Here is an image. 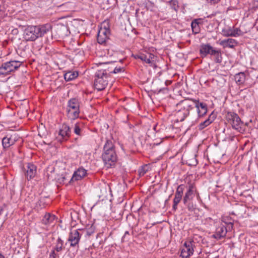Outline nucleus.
Masks as SVG:
<instances>
[{
    "mask_svg": "<svg viewBox=\"0 0 258 258\" xmlns=\"http://www.w3.org/2000/svg\"><path fill=\"white\" fill-rule=\"evenodd\" d=\"M67 116L70 119L74 120L79 116L80 105L78 99L72 98L69 100L67 105Z\"/></svg>",
    "mask_w": 258,
    "mask_h": 258,
    "instance_id": "obj_7",
    "label": "nucleus"
},
{
    "mask_svg": "<svg viewBox=\"0 0 258 258\" xmlns=\"http://www.w3.org/2000/svg\"><path fill=\"white\" fill-rule=\"evenodd\" d=\"M78 76V72L69 71L64 74V79L66 81L68 82L76 79Z\"/></svg>",
    "mask_w": 258,
    "mask_h": 258,
    "instance_id": "obj_28",
    "label": "nucleus"
},
{
    "mask_svg": "<svg viewBox=\"0 0 258 258\" xmlns=\"http://www.w3.org/2000/svg\"><path fill=\"white\" fill-rule=\"evenodd\" d=\"M87 175V170L83 167H79L75 171L71 179V181H78L81 180Z\"/></svg>",
    "mask_w": 258,
    "mask_h": 258,
    "instance_id": "obj_20",
    "label": "nucleus"
},
{
    "mask_svg": "<svg viewBox=\"0 0 258 258\" xmlns=\"http://www.w3.org/2000/svg\"><path fill=\"white\" fill-rule=\"evenodd\" d=\"M220 45L222 46L224 48H234L237 44V42L236 40L232 38H228L221 40Z\"/></svg>",
    "mask_w": 258,
    "mask_h": 258,
    "instance_id": "obj_23",
    "label": "nucleus"
},
{
    "mask_svg": "<svg viewBox=\"0 0 258 258\" xmlns=\"http://www.w3.org/2000/svg\"><path fill=\"white\" fill-rule=\"evenodd\" d=\"M57 257H58V252H57L56 250L53 248L49 254V258H56Z\"/></svg>",
    "mask_w": 258,
    "mask_h": 258,
    "instance_id": "obj_37",
    "label": "nucleus"
},
{
    "mask_svg": "<svg viewBox=\"0 0 258 258\" xmlns=\"http://www.w3.org/2000/svg\"><path fill=\"white\" fill-rule=\"evenodd\" d=\"M52 29L49 24L38 26H29L24 31L23 38L26 41H34L37 39L42 37Z\"/></svg>",
    "mask_w": 258,
    "mask_h": 258,
    "instance_id": "obj_1",
    "label": "nucleus"
},
{
    "mask_svg": "<svg viewBox=\"0 0 258 258\" xmlns=\"http://www.w3.org/2000/svg\"><path fill=\"white\" fill-rule=\"evenodd\" d=\"M19 136L16 134L7 135L2 140V145L4 149H8L14 145L19 139Z\"/></svg>",
    "mask_w": 258,
    "mask_h": 258,
    "instance_id": "obj_15",
    "label": "nucleus"
},
{
    "mask_svg": "<svg viewBox=\"0 0 258 258\" xmlns=\"http://www.w3.org/2000/svg\"><path fill=\"white\" fill-rule=\"evenodd\" d=\"M200 19H195L192 21L191 27L192 32L195 34H198L200 32Z\"/></svg>",
    "mask_w": 258,
    "mask_h": 258,
    "instance_id": "obj_31",
    "label": "nucleus"
},
{
    "mask_svg": "<svg viewBox=\"0 0 258 258\" xmlns=\"http://www.w3.org/2000/svg\"><path fill=\"white\" fill-rule=\"evenodd\" d=\"M136 59H140L142 61L148 63L150 66L152 67L154 64L155 56L152 53L139 54L135 56Z\"/></svg>",
    "mask_w": 258,
    "mask_h": 258,
    "instance_id": "obj_18",
    "label": "nucleus"
},
{
    "mask_svg": "<svg viewBox=\"0 0 258 258\" xmlns=\"http://www.w3.org/2000/svg\"><path fill=\"white\" fill-rule=\"evenodd\" d=\"M67 4H64L60 6V7H64Z\"/></svg>",
    "mask_w": 258,
    "mask_h": 258,
    "instance_id": "obj_42",
    "label": "nucleus"
},
{
    "mask_svg": "<svg viewBox=\"0 0 258 258\" xmlns=\"http://www.w3.org/2000/svg\"><path fill=\"white\" fill-rule=\"evenodd\" d=\"M222 222L224 224H221L216 229V232L214 236L215 238L220 239L224 237L227 232L231 231L233 229V223L231 222H225L223 220Z\"/></svg>",
    "mask_w": 258,
    "mask_h": 258,
    "instance_id": "obj_10",
    "label": "nucleus"
},
{
    "mask_svg": "<svg viewBox=\"0 0 258 258\" xmlns=\"http://www.w3.org/2000/svg\"><path fill=\"white\" fill-rule=\"evenodd\" d=\"M84 232H86V235L88 236L91 235L95 231V227L93 225H91L90 227L86 230H83Z\"/></svg>",
    "mask_w": 258,
    "mask_h": 258,
    "instance_id": "obj_35",
    "label": "nucleus"
},
{
    "mask_svg": "<svg viewBox=\"0 0 258 258\" xmlns=\"http://www.w3.org/2000/svg\"><path fill=\"white\" fill-rule=\"evenodd\" d=\"M0 258H5L4 255L0 253Z\"/></svg>",
    "mask_w": 258,
    "mask_h": 258,
    "instance_id": "obj_41",
    "label": "nucleus"
},
{
    "mask_svg": "<svg viewBox=\"0 0 258 258\" xmlns=\"http://www.w3.org/2000/svg\"><path fill=\"white\" fill-rule=\"evenodd\" d=\"M110 79L109 70L105 67L98 70L94 75V86L98 91L104 90Z\"/></svg>",
    "mask_w": 258,
    "mask_h": 258,
    "instance_id": "obj_4",
    "label": "nucleus"
},
{
    "mask_svg": "<svg viewBox=\"0 0 258 258\" xmlns=\"http://www.w3.org/2000/svg\"><path fill=\"white\" fill-rule=\"evenodd\" d=\"M130 239V234L128 231H126L124 232L123 236L122 237V242L128 241Z\"/></svg>",
    "mask_w": 258,
    "mask_h": 258,
    "instance_id": "obj_36",
    "label": "nucleus"
},
{
    "mask_svg": "<svg viewBox=\"0 0 258 258\" xmlns=\"http://www.w3.org/2000/svg\"><path fill=\"white\" fill-rule=\"evenodd\" d=\"M83 127V123L81 122H77L74 124V133L79 136H82V131Z\"/></svg>",
    "mask_w": 258,
    "mask_h": 258,
    "instance_id": "obj_30",
    "label": "nucleus"
},
{
    "mask_svg": "<svg viewBox=\"0 0 258 258\" xmlns=\"http://www.w3.org/2000/svg\"><path fill=\"white\" fill-rule=\"evenodd\" d=\"M110 34V26L108 21H104L101 23L98 30L97 41L99 44H105L108 40Z\"/></svg>",
    "mask_w": 258,
    "mask_h": 258,
    "instance_id": "obj_8",
    "label": "nucleus"
},
{
    "mask_svg": "<svg viewBox=\"0 0 258 258\" xmlns=\"http://www.w3.org/2000/svg\"><path fill=\"white\" fill-rule=\"evenodd\" d=\"M167 3L170 5L171 8L174 10L175 12H177L179 9L178 2L177 0H170L168 1Z\"/></svg>",
    "mask_w": 258,
    "mask_h": 258,
    "instance_id": "obj_33",
    "label": "nucleus"
},
{
    "mask_svg": "<svg viewBox=\"0 0 258 258\" xmlns=\"http://www.w3.org/2000/svg\"><path fill=\"white\" fill-rule=\"evenodd\" d=\"M155 128H156V126H155L154 127V130H155Z\"/></svg>",
    "mask_w": 258,
    "mask_h": 258,
    "instance_id": "obj_44",
    "label": "nucleus"
},
{
    "mask_svg": "<svg viewBox=\"0 0 258 258\" xmlns=\"http://www.w3.org/2000/svg\"><path fill=\"white\" fill-rule=\"evenodd\" d=\"M214 49L209 44H202L200 46V52L202 57H205L208 54H212Z\"/></svg>",
    "mask_w": 258,
    "mask_h": 258,
    "instance_id": "obj_22",
    "label": "nucleus"
},
{
    "mask_svg": "<svg viewBox=\"0 0 258 258\" xmlns=\"http://www.w3.org/2000/svg\"><path fill=\"white\" fill-rule=\"evenodd\" d=\"M96 195L100 201H104L107 199L108 193L106 186H102L97 189Z\"/></svg>",
    "mask_w": 258,
    "mask_h": 258,
    "instance_id": "obj_24",
    "label": "nucleus"
},
{
    "mask_svg": "<svg viewBox=\"0 0 258 258\" xmlns=\"http://www.w3.org/2000/svg\"><path fill=\"white\" fill-rule=\"evenodd\" d=\"M71 128L66 123H63L59 128L56 139L60 143L67 141L71 137Z\"/></svg>",
    "mask_w": 258,
    "mask_h": 258,
    "instance_id": "obj_12",
    "label": "nucleus"
},
{
    "mask_svg": "<svg viewBox=\"0 0 258 258\" xmlns=\"http://www.w3.org/2000/svg\"><path fill=\"white\" fill-rule=\"evenodd\" d=\"M148 171V166L147 165H145L142 166L139 170V174L140 176H144L146 172Z\"/></svg>",
    "mask_w": 258,
    "mask_h": 258,
    "instance_id": "obj_34",
    "label": "nucleus"
},
{
    "mask_svg": "<svg viewBox=\"0 0 258 258\" xmlns=\"http://www.w3.org/2000/svg\"><path fill=\"white\" fill-rule=\"evenodd\" d=\"M195 239L191 240L185 241L181 249L180 256L182 258H188L193 254L194 249L196 247Z\"/></svg>",
    "mask_w": 258,
    "mask_h": 258,
    "instance_id": "obj_11",
    "label": "nucleus"
},
{
    "mask_svg": "<svg viewBox=\"0 0 258 258\" xmlns=\"http://www.w3.org/2000/svg\"><path fill=\"white\" fill-rule=\"evenodd\" d=\"M55 216L50 213H46L42 219V223L45 225H49L53 223Z\"/></svg>",
    "mask_w": 258,
    "mask_h": 258,
    "instance_id": "obj_26",
    "label": "nucleus"
},
{
    "mask_svg": "<svg viewBox=\"0 0 258 258\" xmlns=\"http://www.w3.org/2000/svg\"><path fill=\"white\" fill-rule=\"evenodd\" d=\"M226 118L233 129L240 133L245 132L244 123L237 113L234 112H228L226 115Z\"/></svg>",
    "mask_w": 258,
    "mask_h": 258,
    "instance_id": "obj_6",
    "label": "nucleus"
},
{
    "mask_svg": "<svg viewBox=\"0 0 258 258\" xmlns=\"http://www.w3.org/2000/svg\"><path fill=\"white\" fill-rule=\"evenodd\" d=\"M234 79L237 84L242 85L245 81V75L243 72L237 73L234 76Z\"/></svg>",
    "mask_w": 258,
    "mask_h": 258,
    "instance_id": "obj_29",
    "label": "nucleus"
},
{
    "mask_svg": "<svg viewBox=\"0 0 258 258\" xmlns=\"http://www.w3.org/2000/svg\"><path fill=\"white\" fill-rule=\"evenodd\" d=\"M199 238L201 239L202 237L201 236H198Z\"/></svg>",
    "mask_w": 258,
    "mask_h": 258,
    "instance_id": "obj_45",
    "label": "nucleus"
},
{
    "mask_svg": "<svg viewBox=\"0 0 258 258\" xmlns=\"http://www.w3.org/2000/svg\"><path fill=\"white\" fill-rule=\"evenodd\" d=\"M25 175L28 180L31 179L35 177L36 173L37 168L35 165L31 163H28L24 168Z\"/></svg>",
    "mask_w": 258,
    "mask_h": 258,
    "instance_id": "obj_19",
    "label": "nucleus"
},
{
    "mask_svg": "<svg viewBox=\"0 0 258 258\" xmlns=\"http://www.w3.org/2000/svg\"><path fill=\"white\" fill-rule=\"evenodd\" d=\"M102 159L105 166L107 168L115 166L117 161V155L113 142L110 140H107L103 146Z\"/></svg>",
    "mask_w": 258,
    "mask_h": 258,
    "instance_id": "obj_2",
    "label": "nucleus"
},
{
    "mask_svg": "<svg viewBox=\"0 0 258 258\" xmlns=\"http://www.w3.org/2000/svg\"><path fill=\"white\" fill-rule=\"evenodd\" d=\"M211 55L214 56V61L215 62L220 63L222 62V56L221 50L214 49Z\"/></svg>",
    "mask_w": 258,
    "mask_h": 258,
    "instance_id": "obj_32",
    "label": "nucleus"
},
{
    "mask_svg": "<svg viewBox=\"0 0 258 258\" xmlns=\"http://www.w3.org/2000/svg\"><path fill=\"white\" fill-rule=\"evenodd\" d=\"M53 248L56 250L57 252H61L65 248L63 241L60 237H58L56 239L55 245Z\"/></svg>",
    "mask_w": 258,
    "mask_h": 258,
    "instance_id": "obj_27",
    "label": "nucleus"
},
{
    "mask_svg": "<svg viewBox=\"0 0 258 258\" xmlns=\"http://www.w3.org/2000/svg\"><path fill=\"white\" fill-rule=\"evenodd\" d=\"M194 109L192 99H186L180 101L176 105V111L175 113L177 122L183 121L189 115L190 111Z\"/></svg>",
    "mask_w": 258,
    "mask_h": 258,
    "instance_id": "obj_3",
    "label": "nucleus"
},
{
    "mask_svg": "<svg viewBox=\"0 0 258 258\" xmlns=\"http://www.w3.org/2000/svg\"><path fill=\"white\" fill-rule=\"evenodd\" d=\"M187 185L188 188L183 198V204H186L189 202H191L195 196L196 197L198 201H200V194L197 189L195 183L189 181L187 182Z\"/></svg>",
    "mask_w": 258,
    "mask_h": 258,
    "instance_id": "obj_9",
    "label": "nucleus"
},
{
    "mask_svg": "<svg viewBox=\"0 0 258 258\" xmlns=\"http://www.w3.org/2000/svg\"><path fill=\"white\" fill-rule=\"evenodd\" d=\"M23 62L11 59L0 66V77H5L14 74L22 65Z\"/></svg>",
    "mask_w": 258,
    "mask_h": 258,
    "instance_id": "obj_5",
    "label": "nucleus"
},
{
    "mask_svg": "<svg viewBox=\"0 0 258 258\" xmlns=\"http://www.w3.org/2000/svg\"><path fill=\"white\" fill-rule=\"evenodd\" d=\"M184 188L185 185L182 184L178 185L176 188L175 197L173 199V204L172 206L173 209L174 210H176L177 209V205L182 199Z\"/></svg>",
    "mask_w": 258,
    "mask_h": 258,
    "instance_id": "obj_17",
    "label": "nucleus"
},
{
    "mask_svg": "<svg viewBox=\"0 0 258 258\" xmlns=\"http://www.w3.org/2000/svg\"><path fill=\"white\" fill-rule=\"evenodd\" d=\"M46 175L50 180H57L59 179L58 175L55 172V169L53 165L48 166L46 169Z\"/></svg>",
    "mask_w": 258,
    "mask_h": 258,
    "instance_id": "obj_21",
    "label": "nucleus"
},
{
    "mask_svg": "<svg viewBox=\"0 0 258 258\" xmlns=\"http://www.w3.org/2000/svg\"><path fill=\"white\" fill-rule=\"evenodd\" d=\"M222 34L225 37H238L243 34L239 28H224L222 30Z\"/></svg>",
    "mask_w": 258,
    "mask_h": 258,
    "instance_id": "obj_16",
    "label": "nucleus"
},
{
    "mask_svg": "<svg viewBox=\"0 0 258 258\" xmlns=\"http://www.w3.org/2000/svg\"><path fill=\"white\" fill-rule=\"evenodd\" d=\"M2 208L1 207H0V215H1V214H2Z\"/></svg>",
    "mask_w": 258,
    "mask_h": 258,
    "instance_id": "obj_43",
    "label": "nucleus"
},
{
    "mask_svg": "<svg viewBox=\"0 0 258 258\" xmlns=\"http://www.w3.org/2000/svg\"><path fill=\"white\" fill-rule=\"evenodd\" d=\"M81 229L71 230L69 233L68 242L70 243V246L73 247H79V243L82 236V234L79 232Z\"/></svg>",
    "mask_w": 258,
    "mask_h": 258,
    "instance_id": "obj_14",
    "label": "nucleus"
},
{
    "mask_svg": "<svg viewBox=\"0 0 258 258\" xmlns=\"http://www.w3.org/2000/svg\"><path fill=\"white\" fill-rule=\"evenodd\" d=\"M213 115V113H212L208 117V118L205 120L204 121L200 123L198 125V128L199 130L202 131L206 127L209 125L211 123H212L214 120L215 118L214 117L212 116Z\"/></svg>",
    "mask_w": 258,
    "mask_h": 258,
    "instance_id": "obj_25",
    "label": "nucleus"
},
{
    "mask_svg": "<svg viewBox=\"0 0 258 258\" xmlns=\"http://www.w3.org/2000/svg\"><path fill=\"white\" fill-rule=\"evenodd\" d=\"M189 211H193L195 209V206L193 205L191 202H189L186 204H185Z\"/></svg>",
    "mask_w": 258,
    "mask_h": 258,
    "instance_id": "obj_39",
    "label": "nucleus"
},
{
    "mask_svg": "<svg viewBox=\"0 0 258 258\" xmlns=\"http://www.w3.org/2000/svg\"><path fill=\"white\" fill-rule=\"evenodd\" d=\"M192 102L194 108H196L199 118L203 117L206 115L208 112V106L206 103L200 102L199 100L195 99H192Z\"/></svg>",
    "mask_w": 258,
    "mask_h": 258,
    "instance_id": "obj_13",
    "label": "nucleus"
},
{
    "mask_svg": "<svg viewBox=\"0 0 258 258\" xmlns=\"http://www.w3.org/2000/svg\"><path fill=\"white\" fill-rule=\"evenodd\" d=\"M124 71V69H123V68H121V67H115L113 71H109V72H110V75H111V74H117V73H120L121 72H123Z\"/></svg>",
    "mask_w": 258,
    "mask_h": 258,
    "instance_id": "obj_38",
    "label": "nucleus"
},
{
    "mask_svg": "<svg viewBox=\"0 0 258 258\" xmlns=\"http://www.w3.org/2000/svg\"><path fill=\"white\" fill-rule=\"evenodd\" d=\"M221 0H207L208 3H210L212 5H214L218 3Z\"/></svg>",
    "mask_w": 258,
    "mask_h": 258,
    "instance_id": "obj_40",
    "label": "nucleus"
}]
</instances>
